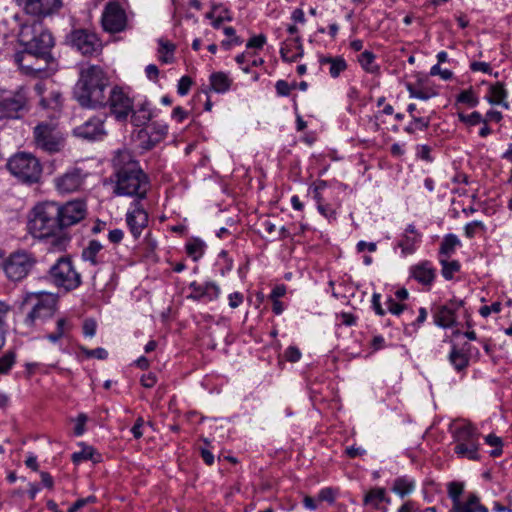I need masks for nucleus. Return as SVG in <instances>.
I'll list each match as a JSON object with an SVG mask.
<instances>
[{
  "mask_svg": "<svg viewBox=\"0 0 512 512\" xmlns=\"http://www.w3.org/2000/svg\"><path fill=\"white\" fill-rule=\"evenodd\" d=\"M112 167L111 179L115 195L135 197L138 201L147 197L149 177L129 150H118L112 159Z\"/></svg>",
  "mask_w": 512,
  "mask_h": 512,
  "instance_id": "1",
  "label": "nucleus"
},
{
  "mask_svg": "<svg viewBox=\"0 0 512 512\" xmlns=\"http://www.w3.org/2000/svg\"><path fill=\"white\" fill-rule=\"evenodd\" d=\"M110 85L106 72L98 65H89L80 70L74 87V97L85 108H103L107 100Z\"/></svg>",
  "mask_w": 512,
  "mask_h": 512,
  "instance_id": "2",
  "label": "nucleus"
},
{
  "mask_svg": "<svg viewBox=\"0 0 512 512\" xmlns=\"http://www.w3.org/2000/svg\"><path fill=\"white\" fill-rule=\"evenodd\" d=\"M18 42L23 47L19 51L20 61H23L26 67H29L27 64L31 55L40 57L42 64L44 59H53L52 49L55 39L40 21L22 24L18 33Z\"/></svg>",
  "mask_w": 512,
  "mask_h": 512,
  "instance_id": "3",
  "label": "nucleus"
},
{
  "mask_svg": "<svg viewBox=\"0 0 512 512\" xmlns=\"http://www.w3.org/2000/svg\"><path fill=\"white\" fill-rule=\"evenodd\" d=\"M59 204L42 202L34 206L29 214L28 230L35 238H47L62 230L59 221Z\"/></svg>",
  "mask_w": 512,
  "mask_h": 512,
  "instance_id": "4",
  "label": "nucleus"
},
{
  "mask_svg": "<svg viewBox=\"0 0 512 512\" xmlns=\"http://www.w3.org/2000/svg\"><path fill=\"white\" fill-rule=\"evenodd\" d=\"M6 167L23 184L38 183L42 175V165L39 159L27 152H18L11 156Z\"/></svg>",
  "mask_w": 512,
  "mask_h": 512,
  "instance_id": "5",
  "label": "nucleus"
},
{
  "mask_svg": "<svg viewBox=\"0 0 512 512\" xmlns=\"http://www.w3.org/2000/svg\"><path fill=\"white\" fill-rule=\"evenodd\" d=\"M36 264L37 258L34 253L26 249H17L3 260L2 269L10 282L18 283L28 277Z\"/></svg>",
  "mask_w": 512,
  "mask_h": 512,
  "instance_id": "6",
  "label": "nucleus"
},
{
  "mask_svg": "<svg viewBox=\"0 0 512 512\" xmlns=\"http://www.w3.org/2000/svg\"><path fill=\"white\" fill-rule=\"evenodd\" d=\"M47 279L57 288L70 292L77 289L81 283V274L75 269L70 257H60L49 268Z\"/></svg>",
  "mask_w": 512,
  "mask_h": 512,
  "instance_id": "7",
  "label": "nucleus"
},
{
  "mask_svg": "<svg viewBox=\"0 0 512 512\" xmlns=\"http://www.w3.org/2000/svg\"><path fill=\"white\" fill-rule=\"evenodd\" d=\"M479 437L480 433L477 428L471 422L464 421L453 432L454 452L461 458L479 460Z\"/></svg>",
  "mask_w": 512,
  "mask_h": 512,
  "instance_id": "8",
  "label": "nucleus"
},
{
  "mask_svg": "<svg viewBox=\"0 0 512 512\" xmlns=\"http://www.w3.org/2000/svg\"><path fill=\"white\" fill-rule=\"evenodd\" d=\"M57 298L54 294L40 291L27 293L23 299L22 307L30 306L25 323L33 325L37 320H44L53 316L56 310Z\"/></svg>",
  "mask_w": 512,
  "mask_h": 512,
  "instance_id": "9",
  "label": "nucleus"
},
{
  "mask_svg": "<svg viewBox=\"0 0 512 512\" xmlns=\"http://www.w3.org/2000/svg\"><path fill=\"white\" fill-rule=\"evenodd\" d=\"M33 138L35 147L48 154L60 153L66 145L64 134L51 122H40L36 125Z\"/></svg>",
  "mask_w": 512,
  "mask_h": 512,
  "instance_id": "10",
  "label": "nucleus"
},
{
  "mask_svg": "<svg viewBox=\"0 0 512 512\" xmlns=\"http://www.w3.org/2000/svg\"><path fill=\"white\" fill-rule=\"evenodd\" d=\"M107 102L111 115L119 122L127 121L133 111L134 101L120 86H113L107 93Z\"/></svg>",
  "mask_w": 512,
  "mask_h": 512,
  "instance_id": "11",
  "label": "nucleus"
},
{
  "mask_svg": "<svg viewBox=\"0 0 512 512\" xmlns=\"http://www.w3.org/2000/svg\"><path fill=\"white\" fill-rule=\"evenodd\" d=\"M66 41L82 55L94 56L101 52L102 42L96 33L87 29H74Z\"/></svg>",
  "mask_w": 512,
  "mask_h": 512,
  "instance_id": "12",
  "label": "nucleus"
},
{
  "mask_svg": "<svg viewBox=\"0 0 512 512\" xmlns=\"http://www.w3.org/2000/svg\"><path fill=\"white\" fill-rule=\"evenodd\" d=\"M27 103V93L23 87L10 95L0 90V120L20 118L21 112L27 110Z\"/></svg>",
  "mask_w": 512,
  "mask_h": 512,
  "instance_id": "13",
  "label": "nucleus"
},
{
  "mask_svg": "<svg viewBox=\"0 0 512 512\" xmlns=\"http://www.w3.org/2000/svg\"><path fill=\"white\" fill-rule=\"evenodd\" d=\"M23 11L32 17L42 20L60 13L64 6L63 0H15Z\"/></svg>",
  "mask_w": 512,
  "mask_h": 512,
  "instance_id": "14",
  "label": "nucleus"
},
{
  "mask_svg": "<svg viewBox=\"0 0 512 512\" xmlns=\"http://www.w3.org/2000/svg\"><path fill=\"white\" fill-rule=\"evenodd\" d=\"M102 27L109 33H119L127 28V15L118 2L106 4L102 13Z\"/></svg>",
  "mask_w": 512,
  "mask_h": 512,
  "instance_id": "15",
  "label": "nucleus"
},
{
  "mask_svg": "<svg viewBox=\"0 0 512 512\" xmlns=\"http://www.w3.org/2000/svg\"><path fill=\"white\" fill-rule=\"evenodd\" d=\"M58 214L62 229L75 225L83 220L87 214L86 202L84 200H74L59 205Z\"/></svg>",
  "mask_w": 512,
  "mask_h": 512,
  "instance_id": "16",
  "label": "nucleus"
},
{
  "mask_svg": "<svg viewBox=\"0 0 512 512\" xmlns=\"http://www.w3.org/2000/svg\"><path fill=\"white\" fill-rule=\"evenodd\" d=\"M463 301L452 299L449 302L436 306L433 309L434 323L442 328H451L456 325V313L462 307Z\"/></svg>",
  "mask_w": 512,
  "mask_h": 512,
  "instance_id": "17",
  "label": "nucleus"
},
{
  "mask_svg": "<svg viewBox=\"0 0 512 512\" xmlns=\"http://www.w3.org/2000/svg\"><path fill=\"white\" fill-rule=\"evenodd\" d=\"M87 173L81 168L73 167L63 175L55 178V186L61 193H72L78 191L84 184Z\"/></svg>",
  "mask_w": 512,
  "mask_h": 512,
  "instance_id": "18",
  "label": "nucleus"
},
{
  "mask_svg": "<svg viewBox=\"0 0 512 512\" xmlns=\"http://www.w3.org/2000/svg\"><path fill=\"white\" fill-rule=\"evenodd\" d=\"M141 200H134L131 208L126 213V223L135 239H138L148 225V213L140 203Z\"/></svg>",
  "mask_w": 512,
  "mask_h": 512,
  "instance_id": "19",
  "label": "nucleus"
},
{
  "mask_svg": "<svg viewBox=\"0 0 512 512\" xmlns=\"http://www.w3.org/2000/svg\"><path fill=\"white\" fill-rule=\"evenodd\" d=\"M73 134L76 137L86 140H98L105 134L104 120L100 117H91L83 124L73 129Z\"/></svg>",
  "mask_w": 512,
  "mask_h": 512,
  "instance_id": "20",
  "label": "nucleus"
},
{
  "mask_svg": "<svg viewBox=\"0 0 512 512\" xmlns=\"http://www.w3.org/2000/svg\"><path fill=\"white\" fill-rule=\"evenodd\" d=\"M421 238L422 234L416 229L415 225L409 224L397 243V246L401 248L402 255L413 254L417 245L421 242Z\"/></svg>",
  "mask_w": 512,
  "mask_h": 512,
  "instance_id": "21",
  "label": "nucleus"
},
{
  "mask_svg": "<svg viewBox=\"0 0 512 512\" xmlns=\"http://www.w3.org/2000/svg\"><path fill=\"white\" fill-rule=\"evenodd\" d=\"M39 58L40 57H38L36 55H31V57L28 60V64H27V65H29V67H26V65H24V62L20 61V52H16L14 55V60L17 63V65L19 66V68L25 74L35 75V76H40L42 74H46L49 65L54 61V58L53 59H44L43 60L44 63L42 64V62H40Z\"/></svg>",
  "mask_w": 512,
  "mask_h": 512,
  "instance_id": "22",
  "label": "nucleus"
},
{
  "mask_svg": "<svg viewBox=\"0 0 512 512\" xmlns=\"http://www.w3.org/2000/svg\"><path fill=\"white\" fill-rule=\"evenodd\" d=\"M407 112L410 114L412 121L404 128L406 133L414 134L416 131H425L429 128L431 117L421 116L423 111L419 110L416 104H409L407 106Z\"/></svg>",
  "mask_w": 512,
  "mask_h": 512,
  "instance_id": "23",
  "label": "nucleus"
},
{
  "mask_svg": "<svg viewBox=\"0 0 512 512\" xmlns=\"http://www.w3.org/2000/svg\"><path fill=\"white\" fill-rule=\"evenodd\" d=\"M131 123L136 127L145 126L153 117L154 111L151 102L147 99L139 102L129 115Z\"/></svg>",
  "mask_w": 512,
  "mask_h": 512,
  "instance_id": "24",
  "label": "nucleus"
},
{
  "mask_svg": "<svg viewBox=\"0 0 512 512\" xmlns=\"http://www.w3.org/2000/svg\"><path fill=\"white\" fill-rule=\"evenodd\" d=\"M410 273L415 280L423 285H430L435 278V270L428 261L412 266Z\"/></svg>",
  "mask_w": 512,
  "mask_h": 512,
  "instance_id": "25",
  "label": "nucleus"
},
{
  "mask_svg": "<svg viewBox=\"0 0 512 512\" xmlns=\"http://www.w3.org/2000/svg\"><path fill=\"white\" fill-rule=\"evenodd\" d=\"M102 250L103 246L99 241L91 240L82 251V259L89 261L94 266L102 264L104 263V257L101 254Z\"/></svg>",
  "mask_w": 512,
  "mask_h": 512,
  "instance_id": "26",
  "label": "nucleus"
},
{
  "mask_svg": "<svg viewBox=\"0 0 512 512\" xmlns=\"http://www.w3.org/2000/svg\"><path fill=\"white\" fill-rule=\"evenodd\" d=\"M211 89L216 93H226L232 84V79L224 72H213L210 77Z\"/></svg>",
  "mask_w": 512,
  "mask_h": 512,
  "instance_id": "27",
  "label": "nucleus"
},
{
  "mask_svg": "<svg viewBox=\"0 0 512 512\" xmlns=\"http://www.w3.org/2000/svg\"><path fill=\"white\" fill-rule=\"evenodd\" d=\"M320 64L329 65V74L332 78H337L347 69V62L342 56H326L320 58Z\"/></svg>",
  "mask_w": 512,
  "mask_h": 512,
  "instance_id": "28",
  "label": "nucleus"
},
{
  "mask_svg": "<svg viewBox=\"0 0 512 512\" xmlns=\"http://www.w3.org/2000/svg\"><path fill=\"white\" fill-rule=\"evenodd\" d=\"M381 502H390V499L386 497V491L384 488L375 487L369 490L364 496L363 503L366 506L378 508Z\"/></svg>",
  "mask_w": 512,
  "mask_h": 512,
  "instance_id": "29",
  "label": "nucleus"
},
{
  "mask_svg": "<svg viewBox=\"0 0 512 512\" xmlns=\"http://www.w3.org/2000/svg\"><path fill=\"white\" fill-rule=\"evenodd\" d=\"M292 42L295 44V48L297 49L296 53H292L291 45L288 43H284L280 49L281 58L286 62H295L298 58L302 57L304 53L301 38L299 36L295 37Z\"/></svg>",
  "mask_w": 512,
  "mask_h": 512,
  "instance_id": "30",
  "label": "nucleus"
},
{
  "mask_svg": "<svg viewBox=\"0 0 512 512\" xmlns=\"http://www.w3.org/2000/svg\"><path fill=\"white\" fill-rule=\"evenodd\" d=\"M150 128L151 132H146V134L149 135V138L146 145L143 146L145 149H152L165 138L168 131V127L166 125H160L157 123H153Z\"/></svg>",
  "mask_w": 512,
  "mask_h": 512,
  "instance_id": "31",
  "label": "nucleus"
},
{
  "mask_svg": "<svg viewBox=\"0 0 512 512\" xmlns=\"http://www.w3.org/2000/svg\"><path fill=\"white\" fill-rule=\"evenodd\" d=\"M415 489V482L407 477H398L394 480L392 491L401 498L409 495Z\"/></svg>",
  "mask_w": 512,
  "mask_h": 512,
  "instance_id": "32",
  "label": "nucleus"
},
{
  "mask_svg": "<svg viewBox=\"0 0 512 512\" xmlns=\"http://www.w3.org/2000/svg\"><path fill=\"white\" fill-rule=\"evenodd\" d=\"M449 361L458 372L465 370L469 365V357L454 345L449 353Z\"/></svg>",
  "mask_w": 512,
  "mask_h": 512,
  "instance_id": "33",
  "label": "nucleus"
},
{
  "mask_svg": "<svg viewBox=\"0 0 512 512\" xmlns=\"http://www.w3.org/2000/svg\"><path fill=\"white\" fill-rule=\"evenodd\" d=\"M488 100L491 104H501L504 108H508V103L504 102L507 96V92L504 85L500 82L492 85L489 89Z\"/></svg>",
  "mask_w": 512,
  "mask_h": 512,
  "instance_id": "34",
  "label": "nucleus"
},
{
  "mask_svg": "<svg viewBox=\"0 0 512 512\" xmlns=\"http://www.w3.org/2000/svg\"><path fill=\"white\" fill-rule=\"evenodd\" d=\"M375 58L373 52L365 50L358 56V62L366 72L376 73L379 71V66L375 64Z\"/></svg>",
  "mask_w": 512,
  "mask_h": 512,
  "instance_id": "35",
  "label": "nucleus"
},
{
  "mask_svg": "<svg viewBox=\"0 0 512 512\" xmlns=\"http://www.w3.org/2000/svg\"><path fill=\"white\" fill-rule=\"evenodd\" d=\"M460 244L458 237L454 234H448L444 237L441 246H440V254L446 257H450L451 254L455 251L456 246Z\"/></svg>",
  "mask_w": 512,
  "mask_h": 512,
  "instance_id": "36",
  "label": "nucleus"
},
{
  "mask_svg": "<svg viewBox=\"0 0 512 512\" xmlns=\"http://www.w3.org/2000/svg\"><path fill=\"white\" fill-rule=\"evenodd\" d=\"M95 455H96L95 450L92 447L87 446V447H84L79 452H74L72 454V461L75 464H79V463L87 461V460H92L93 462H98L99 461L98 458L100 455L97 454V458L94 457Z\"/></svg>",
  "mask_w": 512,
  "mask_h": 512,
  "instance_id": "37",
  "label": "nucleus"
},
{
  "mask_svg": "<svg viewBox=\"0 0 512 512\" xmlns=\"http://www.w3.org/2000/svg\"><path fill=\"white\" fill-rule=\"evenodd\" d=\"M205 244L198 239H195L186 244V253L194 260L197 261L204 253Z\"/></svg>",
  "mask_w": 512,
  "mask_h": 512,
  "instance_id": "38",
  "label": "nucleus"
},
{
  "mask_svg": "<svg viewBox=\"0 0 512 512\" xmlns=\"http://www.w3.org/2000/svg\"><path fill=\"white\" fill-rule=\"evenodd\" d=\"M440 264L442 265V275L446 280H451L454 273L460 270V263L457 260L440 259Z\"/></svg>",
  "mask_w": 512,
  "mask_h": 512,
  "instance_id": "39",
  "label": "nucleus"
},
{
  "mask_svg": "<svg viewBox=\"0 0 512 512\" xmlns=\"http://www.w3.org/2000/svg\"><path fill=\"white\" fill-rule=\"evenodd\" d=\"M464 491V484L461 482H450L448 484V496L452 501V505L461 502V495Z\"/></svg>",
  "mask_w": 512,
  "mask_h": 512,
  "instance_id": "40",
  "label": "nucleus"
},
{
  "mask_svg": "<svg viewBox=\"0 0 512 512\" xmlns=\"http://www.w3.org/2000/svg\"><path fill=\"white\" fill-rule=\"evenodd\" d=\"M224 34L229 37V39L221 42V46L226 50H229L234 45H240L243 42L242 39L236 35V31L233 27H225Z\"/></svg>",
  "mask_w": 512,
  "mask_h": 512,
  "instance_id": "41",
  "label": "nucleus"
},
{
  "mask_svg": "<svg viewBox=\"0 0 512 512\" xmlns=\"http://www.w3.org/2000/svg\"><path fill=\"white\" fill-rule=\"evenodd\" d=\"M16 354L14 351H7L0 357V374H6L15 364Z\"/></svg>",
  "mask_w": 512,
  "mask_h": 512,
  "instance_id": "42",
  "label": "nucleus"
},
{
  "mask_svg": "<svg viewBox=\"0 0 512 512\" xmlns=\"http://www.w3.org/2000/svg\"><path fill=\"white\" fill-rule=\"evenodd\" d=\"M487 445L494 447L490 452L492 457H498L502 454V439L494 434H489L485 437Z\"/></svg>",
  "mask_w": 512,
  "mask_h": 512,
  "instance_id": "43",
  "label": "nucleus"
},
{
  "mask_svg": "<svg viewBox=\"0 0 512 512\" xmlns=\"http://www.w3.org/2000/svg\"><path fill=\"white\" fill-rule=\"evenodd\" d=\"M189 288L192 290V293L187 296L188 299H192L194 301L205 299V283L199 284L196 281H193L190 283Z\"/></svg>",
  "mask_w": 512,
  "mask_h": 512,
  "instance_id": "44",
  "label": "nucleus"
},
{
  "mask_svg": "<svg viewBox=\"0 0 512 512\" xmlns=\"http://www.w3.org/2000/svg\"><path fill=\"white\" fill-rule=\"evenodd\" d=\"M458 117L461 122H463L467 125H470V126H475L482 122H486V120H483L482 115L477 111H474L468 115L459 113Z\"/></svg>",
  "mask_w": 512,
  "mask_h": 512,
  "instance_id": "45",
  "label": "nucleus"
},
{
  "mask_svg": "<svg viewBox=\"0 0 512 512\" xmlns=\"http://www.w3.org/2000/svg\"><path fill=\"white\" fill-rule=\"evenodd\" d=\"M205 292V300L214 301L220 295V287L214 282H206Z\"/></svg>",
  "mask_w": 512,
  "mask_h": 512,
  "instance_id": "46",
  "label": "nucleus"
},
{
  "mask_svg": "<svg viewBox=\"0 0 512 512\" xmlns=\"http://www.w3.org/2000/svg\"><path fill=\"white\" fill-rule=\"evenodd\" d=\"M457 101L461 103H465L470 107H475L478 104V99L475 97L474 93L471 90L462 91L458 97Z\"/></svg>",
  "mask_w": 512,
  "mask_h": 512,
  "instance_id": "47",
  "label": "nucleus"
},
{
  "mask_svg": "<svg viewBox=\"0 0 512 512\" xmlns=\"http://www.w3.org/2000/svg\"><path fill=\"white\" fill-rule=\"evenodd\" d=\"M463 503L475 507L478 512H488L487 507L480 503V499L475 493H469Z\"/></svg>",
  "mask_w": 512,
  "mask_h": 512,
  "instance_id": "48",
  "label": "nucleus"
},
{
  "mask_svg": "<svg viewBox=\"0 0 512 512\" xmlns=\"http://www.w3.org/2000/svg\"><path fill=\"white\" fill-rule=\"evenodd\" d=\"M9 309H10V307L7 303L0 301V349L2 348V346L4 345V342H5L3 319H4L5 315L8 313Z\"/></svg>",
  "mask_w": 512,
  "mask_h": 512,
  "instance_id": "49",
  "label": "nucleus"
},
{
  "mask_svg": "<svg viewBox=\"0 0 512 512\" xmlns=\"http://www.w3.org/2000/svg\"><path fill=\"white\" fill-rule=\"evenodd\" d=\"M410 97L417 98L421 100H427L429 99L434 93H430L424 89L415 88L412 85H408L407 87Z\"/></svg>",
  "mask_w": 512,
  "mask_h": 512,
  "instance_id": "50",
  "label": "nucleus"
},
{
  "mask_svg": "<svg viewBox=\"0 0 512 512\" xmlns=\"http://www.w3.org/2000/svg\"><path fill=\"white\" fill-rule=\"evenodd\" d=\"M191 85H192V79L189 76L181 77L180 80L178 81V85H177L178 94L181 96L186 95L189 92Z\"/></svg>",
  "mask_w": 512,
  "mask_h": 512,
  "instance_id": "51",
  "label": "nucleus"
},
{
  "mask_svg": "<svg viewBox=\"0 0 512 512\" xmlns=\"http://www.w3.org/2000/svg\"><path fill=\"white\" fill-rule=\"evenodd\" d=\"M295 87V84L294 85H290L287 81L285 80H278L275 84V89H276V92L279 96H289L290 95V92L291 90Z\"/></svg>",
  "mask_w": 512,
  "mask_h": 512,
  "instance_id": "52",
  "label": "nucleus"
},
{
  "mask_svg": "<svg viewBox=\"0 0 512 512\" xmlns=\"http://www.w3.org/2000/svg\"><path fill=\"white\" fill-rule=\"evenodd\" d=\"M87 420H88V417L86 414H84V413L78 414V416L76 418V425L74 428V434L76 436H81L84 434L85 424H86Z\"/></svg>",
  "mask_w": 512,
  "mask_h": 512,
  "instance_id": "53",
  "label": "nucleus"
},
{
  "mask_svg": "<svg viewBox=\"0 0 512 512\" xmlns=\"http://www.w3.org/2000/svg\"><path fill=\"white\" fill-rule=\"evenodd\" d=\"M284 356L287 361L295 363L298 362L301 358V352L296 346H289L285 352Z\"/></svg>",
  "mask_w": 512,
  "mask_h": 512,
  "instance_id": "54",
  "label": "nucleus"
},
{
  "mask_svg": "<svg viewBox=\"0 0 512 512\" xmlns=\"http://www.w3.org/2000/svg\"><path fill=\"white\" fill-rule=\"evenodd\" d=\"M96 497L91 495L86 498L78 499L69 509L68 512H76L87 504L95 503Z\"/></svg>",
  "mask_w": 512,
  "mask_h": 512,
  "instance_id": "55",
  "label": "nucleus"
},
{
  "mask_svg": "<svg viewBox=\"0 0 512 512\" xmlns=\"http://www.w3.org/2000/svg\"><path fill=\"white\" fill-rule=\"evenodd\" d=\"M386 306L390 313L397 316H399L405 309V305L396 302L395 299L391 297L386 301Z\"/></svg>",
  "mask_w": 512,
  "mask_h": 512,
  "instance_id": "56",
  "label": "nucleus"
},
{
  "mask_svg": "<svg viewBox=\"0 0 512 512\" xmlns=\"http://www.w3.org/2000/svg\"><path fill=\"white\" fill-rule=\"evenodd\" d=\"M430 74L432 76L439 75L443 80H449L453 76L452 71L448 69H441L439 64L432 66Z\"/></svg>",
  "mask_w": 512,
  "mask_h": 512,
  "instance_id": "57",
  "label": "nucleus"
},
{
  "mask_svg": "<svg viewBox=\"0 0 512 512\" xmlns=\"http://www.w3.org/2000/svg\"><path fill=\"white\" fill-rule=\"evenodd\" d=\"M501 311V304L499 302H494L491 305L482 306L479 310V313L483 317H488L491 313H499Z\"/></svg>",
  "mask_w": 512,
  "mask_h": 512,
  "instance_id": "58",
  "label": "nucleus"
},
{
  "mask_svg": "<svg viewBox=\"0 0 512 512\" xmlns=\"http://www.w3.org/2000/svg\"><path fill=\"white\" fill-rule=\"evenodd\" d=\"M266 43V37L263 34L253 36L247 42V48L261 49Z\"/></svg>",
  "mask_w": 512,
  "mask_h": 512,
  "instance_id": "59",
  "label": "nucleus"
},
{
  "mask_svg": "<svg viewBox=\"0 0 512 512\" xmlns=\"http://www.w3.org/2000/svg\"><path fill=\"white\" fill-rule=\"evenodd\" d=\"M476 228H484V225L481 221H472L465 225V235L467 238H473L476 234Z\"/></svg>",
  "mask_w": 512,
  "mask_h": 512,
  "instance_id": "60",
  "label": "nucleus"
},
{
  "mask_svg": "<svg viewBox=\"0 0 512 512\" xmlns=\"http://www.w3.org/2000/svg\"><path fill=\"white\" fill-rule=\"evenodd\" d=\"M96 322L93 319H87L83 324V334L87 337H93L96 333Z\"/></svg>",
  "mask_w": 512,
  "mask_h": 512,
  "instance_id": "61",
  "label": "nucleus"
},
{
  "mask_svg": "<svg viewBox=\"0 0 512 512\" xmlns=\"http://www.w3.org/2000/svg\"><path fill=\"white\" fill-rule=\"evenodd\" d=\"M229 306L233 309L239 307L244 300L243 294L240 292H233L229 295Z\"/></svg>",
  "mask_w": 512,
  "mask_h": 512,
  "instance_id": "62",
  "label": "nucleus"
},
{
  "mask_svg": "<svg viewBox=\"0 0 512 512\" xmlns=\"http://www.w3.org/2000/svg\"><path fill=\"white\" fill-rule=\"evenodd\" d=\"M143 425H144L143 418L138 417L136 419L133 427L131 428V432L135 439H140L143 436V431H142Z\"/></svg>",
  "mask_w": 512,
  "mask_h": 512,
  "instance_id": "63",
  "label": "nucleus"
},
{
  "mask_svg": "<svg viewBox=\"0 0 512 512\" xmlns=\"http://www.w3.org/2000/svg\"><path fill=\"white\" fill-rule=\"evenodd\" d=\"M449 512H478L475 507L469 506L463 501L456 503V505H452Z\"/></svg>",
  "mask_w": 512,
  "mask_h": 512,
  "instance_id": "64",
  "label": "nucleus"
}]
</instances>
